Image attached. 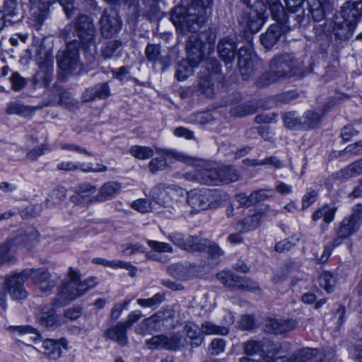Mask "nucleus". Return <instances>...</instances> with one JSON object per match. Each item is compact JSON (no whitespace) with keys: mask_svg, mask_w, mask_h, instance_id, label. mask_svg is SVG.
<instances>
[{"mask_svg":"<svg viewBox=\"0 0 362 362\" xmlns=\"http://www.w3.org/2000/svg\"><path fill=\"white\" fill-rule=\"evenodd\" d=\"M100 29L104 37H111L121 28V21L113 9L105 10L100 18Z\"/></svg>","mask_w":362,"mask_h":362,"instance_id":"15","label":"nucleus"},{"mask_svg":"<svg viewBox=\"0 0 362 362\" xmlns=\"http://www.w3.org/2000/svg\"><path fill=\"white\" fill-rule=\"evenodd\" d=\"M122 42L119 40H110L107 42L101 49V57L107 60L120 56Z\"/></svg>","mask_w":362,"mask_h":362,"instance_id":"36","label":"nucleus"},{"mask_svg":"<svg viewBox=\"0 0 362 362\" xmlns=\"http://www.w3.org/2000/svg\"><path fill=\"white\" fill-rule=\"evenodd\" d=\"M163 300V296L160 293H156L149 298H139L137 303L143 308H156Z\"/></svg>","mask_w":362,"mask_h":362,"instance_id":"56","label":"nucleus"},{"mask_svg":"<svg viewBox=\"0 0 362 362\" xmlns=\"http://www.w3.org/2000/svg\"><path fill=\"white\" fill-rule=\"evenodd\" d=\"M262 215L253 214L237 222L236 226L239 233H247L256 229L260 225Z\"/></svg>","mask_w":362,"mask_h":362,"instance_id":"33","label":"nucleus"},{"mask_svg":"<svg viewBox=\"0 0 362 362\" xmlns=\"http://www.w3.org/2000/svg\"><path fill=\"white\" fill-rule=\"evenodd\" d=\"M298 22L293 24H273L270 25L267 32L261 35V42L267 49L272 47L278 41L282 33L289 31L294 28Z\"/></svg>","mask_w":362,"mask_h":362,"instance_id":"20","label":"nucleus"},{"mask_svg":"<svg viewBox=\"0 0 362 362\" xmlns=\"http://www.w3.org/2000/svg\"><path fill=\"white\" fill-rule=\"evenodd\" d=\"M121 185L116 182L105 183L99 189L98 200L103 202L115 197L120 191Z\"/></svg>","mask_w":362,"mask_h":362,"instance_id":"32","label":"nucleus"},{"mask_svg":"<svg viewBox=\"0 0 362 362\" xmlns=\"http://www.w3.org/2000/svg\"><path fill=\"white\" fill-rule=\"evenodd\" d=\"M319 281L320 286L327 292L330 293L333 291V288L336 284V279L332 273L329 272H322L319 277Z\"/></svg>","mask_w":362,"mask_h":362,"instance_id":"53","label":"nucleus"},{"mask_svg":"<svg viewBox=\"0 0 362 362\" xmlns=\"http://www.w3.org/2000/svg\"><path fill=\"white\" fill-rule=\"evenodd\" d=\"M212 0H191L187 8L175 7L171 14V21L182 32L186 30L196 32L205 22L207 9Z\"/></svg>","mask_w":362,"mask_h":362,"instance_id":"2","label":"nucleus"},{"mask_svg":"<svg viewBox=\"0 0 362 362\" xmlns=\"http://www.w3.org/2000/svg\"><path fill=\"white\" fill-rule=\"evenodd\" d=\"M216 277L223 284L229 288L249 291L255 293H262L258 284L247 277L235 276L230 272L225 271L218 273Z\"/></svg>","mask_w":362,"mask_h":362,"instance_id":"9","label":"nucleus"},{"mask_svg":"<svg viewBox=\"0 0 362 362\" xmlns=\"http://www.w3.org/2000/svg\"><path fill=\"white\" fill-rule=\"evenodd\" d=\"M193 177L201 184L218 185V171L216 168L199 169L196 171V175Z\"/></svg>","mask_w":362,"mask_h":362,"instance_id":"30","label":"nucleus"},{"mask_svg":"<svg viewBox=\"0 0 362 362\" xmlns=\"http://www.w3.org/2000/svg\"><path fill=\"white\" fill-rule=\"evenodd\" d=\"M178 192H182V189L177 186L159 183L150 191V197L157 204L172 209L175 214H182L180 208L183 203L165 199L166 197H172Z\"/></svg>","mask_w":362,"mask_h":362,"instance_id":"6","label":"nucleus"},{"mask_svg":"<svg viewBox=\"0 0 362 362\" xmlns=\"http://www.w3.org/2000/svg\"><path fill=\"white\" fill-rule=\"evenodd\" d=\"M15 259V255L8 243L0 245V266L11 263Z\"/></svg>","mask_w":362,"mask_h":362,"instance_id":"55","label":"nucleus"},{"mask_svg":"<svg viewBox=\"0 0 362 362\" xmlns=\"http://www.w3.org/2000/svg\"><path fill=\"white\" fill-rule=\"evenodd\" d=\"M168 238L175 245L182 249H185L186 246L189 247V245H186L187 237H185L183 234L180 233H173L169 235Z\"/></svg>","mask_w":362,"mask_h":362,"instance_id":"64","label":"nucleus"},{"mask_svg":"<svg viewBox=\"0 0 362 362\" xmlns=\"http://www.w3.org/2000/svg\"><path fill=\"white\" fill-rule=\"evenodd\" d=\"M96 191L97 188L95 185L83 183L76 188V194L70 197V201L80 206H88L90 204L100 202L98 200V194L94 195Z\"/></svg>","mask_w":362,"mask_h":362,"instance_id":"17","label":"nucleus"},{"mask_svg":"<svg viewBox=\"0 0 362 362\" xmlns=\"http://www.w3.org/2000/svg\"><path fill=\"white\" fill-rule=\"evenodd\" d=\"M237 45L234 39L226 36L221 38L217 45V52L219 57L225 62L226 65H230L235 59L236 55Z\"/></svg>","mask_w":362,"mask_h":362,"instance_id":"21","label":"nucleus"},{"mask_svg":"<svg viewBox=\"0 0 362 362\" xmlns=\"http://www.w3.org/2000/svg\"><path fill=\"white\" fill-rule=\"evenodd\" d=\"M4 13H2L4 16V19L6 17H11L14 19H8L6 20V23H14L18 21L21 16H20L19 9L17 6L16 0H6L4 8Z\"/></svg>","mask_w":362,"mask_h":362,"instance_id":"44","label":"nucleus"},{"mask_svg":"<svg viewBox=\"0 0 362 362\" xmlns=\"http://www.w3.org/2000/svg\"><path fill=\"white\" fill-rule=\"evenodd\" d=\"M30 271L23 270L8 276L4 282V286L12 298L16 300L24 299L28 296L24 284L29 279Z\"/></svg>","mask_w":362,"mask_h":362,"instance_id":"12","label":"nucleus"},{"mask_svg":"<svg viewBox=\"0 0 362 362\" xmlns=\"http://www.w3.org/2000/svg\"><path fill=\"white\" fill-rule=\"evenodd\" d=\"M6 112L8 115H18L26 117L30 113V110L28 107L25 106L22 103L15 101L8 105Z\"/></svg>","mask_w":362,"mask_h":362,"instance_id":"52","label":"nucleus"},{"mask_svg":"<svg viewBox=\"0 0 362 362\" xmlns=\"http://www.w3.org/2000/svg\"><path fill=\"white\" fill-rule=\"evenodd\" d=\"M323 116L321 112H317L312 110L305 111L303 116V129L308 130L317 127Z\"/></svg>","mask_w":362,"mask_h":362,"instance_id":"38","label":"nucleus"},{"mask_svg":"<svg viewBox=\"0 0 362 362\" xmlns=\"http://www.w3.org/2000/svg\"><path fill=\"white\" fill-rule=\"evenodd\" d=\"M301 73L300 62L293 54L275 55L269 63V71L262 75L258 81L259 87H265L280 80L290 78Z\"/></svg>","mask_w":362,"mask_h":362,"instance_id":"3","label":"nucleus"},{"mask_svg":"<svg viewBox=\"0 0 362 362\" xmlns=\"http://www.w3.org/2000/svg\"><path fill=\"white\" fill-rule=\"evenodd\" d=\"M37 320L47 329H55L64 323L63 319L56 315L54 309L49 306L40 309L37 315Z\"/></svg>","mask_w":362,"mask_h":362,"instance_id":"23","label":"nucleus"},{"mask_svg":"<svg viewBox=\"0 0 362 362\" xmlns=\"http://www.w3.org/2000/svg\"><path fill=\"white\" fill-rule=\"evenodd\" d=\"M273 18L279 24H293L291 18L296 20V16H289L286 12V6L282 0H267Z\"/></svg>","mask_w":362,"mask_h":362,"instance_id":"24","label":"nucleus"},{"mask_svg":"<svg viewBox=\"0 0 362 362\" xmlns=\"http://www.w3.org/2000/svg\"><path fill=\"white\" fill-rule=\"evenodd\" d=\"M147 243L153 250L158 252H172L173 250L171 245L166 243L148 240Z\"/></svg>","mask_w":362,"mask_h":362,"instance_id":"62","label":"nucleus"},{"mask_svg":"<svg viewBox=\"0 0 362 362\" xmlns=\"http://www.w3.org/2000/svg\"><path fill=\"white\" fill-rule=\"evenodd\" d=\"M145 55L148 62L159 63L161 65L162 71H164L170 64V58L160 54V47L158 45L148 44L145 49Z\"/></svg>","mask_w":362,"mask_h":362,"instance_id":"27","label":"nucleus"},{"mask_svg":"<svg viewBox=\"0 0 362 362\" xmlns=\"http://www.w3.org/2000/svg\"><path fill=\"white\" fill-rule=\"evenodd\" d=\"M25 271H30L29 278L32 279L33 283L38 286L41 292L47 293L55 287L56 282L49 280L50 274L45 269H26Z\"/></svg>","mask_w":362,"mask_h":362,"instance_id":"22","label":"nucleus"},{"mask_svg":"<svg viewBox=\"0 0 362 362\" xmlns=\"http://www.w3.org/2000/svg\"><path fill=\"white\" fill-rule=\"evenodd\" d=\"M255 111L256 107L252 105V103L247 102L231 107L230 114L233 117H243L253 114Z\"/></svg>","mask_w":362,"mask_h":362,"instance_id":"47","label":"nucleus"},{"mask_svg":"<svg viewBox=\"0 0 362 362\" xmlns=\"http://www.w3.org/2000/svg\"><path fill=\"white\" fill-rule=\"evenodd\" d=\"M218 185L236 182L240 177L238 172L231 166L218 168Z\"/></svg>","mask_w":362,"mask_h":362,"instance_id":"39","label":"nucleus"},{"mask_svg":"<svg viewBox=\"0 0 362 362\" xmlns=\"http://www.w3.org/2000/svg\"><path fill=\"white\" fill-rule=\"evenodd\" d=\"M187 203L195 211L216 209L220 206L218 200H213L211 192L206 189H194L187 192Z\"/></svg>","mask_w":362,"mask_h":362,"instance_id":"8","label":"nucleus"},{"mask_svg":"<svg viewBox=\"0 0 362 362\" xmlns=\"http://www.w3.org/2000/svg\"><path fill=\"white\" fill-rule=\"evenodd\" d=\"M317 352L315 349H304L293 354L288 360V362H311Z\"/></svg>","mask_w":362,"mask_h":362,"instance_id":"45","label":"nucleus"},{"mask_svg":"<svg viewBox=\"0 0 362 362\" xmlns=\"http://www.w3.org/2000/svg\"><path fill=\"white\" fill-rule=\"evenodd\" d=\"M78 47V42L74 40L69 42L64 49L58 52L57 60L60 69L72 72L81 69Z\"/></svg>","mask_w":362,"mask_h":362,"instance_id":"7","label":"nucleus"},{"mask_svg":"<svg viewBox=\"0 0 362 362\" xmlns=\"http://www.w3.org/2000/svg\"><path fill=\"white\" fill-rule=\"evenodd\" d=\"M66 196V189L64 187L57 186L49 194L45 204L47 207L52 208L62 202Z\"/></svg>","mask_w":362,"mask_h":362,"instance_id":"42","label":"nucleus"},{"mask_svg":"<svg viewBox=\"0 0 362 362\" xmlns=\"http://www.w3.org/2000/svg\"><path fill=\"white\" fill-rule=\"evenodd\" d=\"M186 344V339L181 334L175 333L169 336L158 334L152 337L146 341V345L149 349H164L167 350H177L183 347Z\"/></svg>","mask_w":362,"mask_h":362,"instance_id":"13","label":"nucleus"},{"mask_svg":"<svg viewBox=\"0 0 362 362\" xmlns=\"http://www.w3.org/2000/svg\"><path fill=\"white\" fill-rule=\"evenodd\" d=\"M142 317L141 311H134L129 314L125 322L118 323L115 327L108 329L106 332L107 337L116 341L119 345L125 346L127 344L126 329L137 322Z\"/></svg>","mask_w":362,"mask_h":362,"instance_id":"14","label":"nucleus"},{"mask_svg":"<svg viewBox=\"0 0 362 362\" xmlns=\"http://www.w3.org/2000/svg\"><path fill=\"white\" fill-rule=\"evenodd\" d=\"M111 95L110 88L107 83H100L93 87L87 88L82 95L84 102L93 101L95 99H105Z\"/></svg>","mask_w":362,"mask_h":362,"instance_id":"26","label":"nucleus"},{"mask_svg":"<svg viewBox=\"0 0 362 362\" xmlns=\"http://www.w3.org/2000/svg\"><path fill=\"white\" fill-rule=\"evenodd\" d=\"M215 41L216 34L211 30L189 37L186 45L188 59L179 62L175 74L177 80L184 81L193 74L194 67L214 50Z\"/></svg>","mask_w":362,"mask_h":362,"instance_id":"1","label":"nucleus"},{"mask_svg":"<svg viewBox=\"0 0 362 362\" xmlns=\"http://www.w3.org/2000/svg\"><path fill=\"white\" fill-rule=\"evenodd\" d=\"M193 270L194 267L181 263L173 264L168 268V272L170 276L182 281L191 278L193 276Z\"/></svg>","mask_w":362,"mask_h":362,"instance_id":"31","label":"nucleus"},{"mask_svg":"<svg viewBox=\"0 0 362 362\" xmlns=\"http://www.w3.org/2000/svg\"><path fill=\"white\" fill-rule=\"evenodd\" d=\"M96 284L97 281L93 277L83 281H81L78 272L70 267L68 272V280L61 286L52 305L55 307L63 306L67 302L82 296Z\"/></svg>","mask_w":362,"mask_h":362,"instance_id":"4","label":"nucleus"},{"mask_svg":"<svg viewBox=\"0 0 362 362\" xmlns=\"http://www.w3.org/2000/svg\"><path fill=\"white\" fill-rule=\"evenodd\" d=\"M358 226L357 214H351L345 218L337 230V237L332 242L331 247L334 248L341 245L345 239L358 230Z\"/></svg>","mask_w":362,"mask_h":362,"instance_id":"16","label":"nucleus"},{"mask_svg":"<svg viewBox=\"0 0 362 362\" xmlns=\"http://www.w3.org/2000/svg\"><path fill=\"white\" fill-rule=\"evenodd\" d=\"M74 23L82 45L86 48L94 45L96 30L93 19L87 15L81 14Z\"/></svg>","mask_w":362,"mask_h":362,"instance_id":"11","label":"nucleus"},{"mask_svg":"<svg viewBox=\"0 0 362 362\" xmlns=\"http://www.w3.org/2000/svg\"><path fill=\"white\" fill-rule=\"evenodd\" d=\"M132 207L137 211L144 214L151 211V202L145 199H139L133 202L131 204Z\"/></svg>","mask_w":362,"mask_h":362,"instance_id":"60","label":"nucleus"},{"mask_svg":"<svg viewBox=\"0 0 362 362\" xmlns=\"http://www.w3.org/2000/svg\"><path fill=\"white\" fill-rule=\"evenodd\" d=\"M243 349L247 356L258 354L263 356L264 341L263 340H249L244 343Z\"/></svg>","mask_w":362,"mask_h":362,"instance_id":"49","label":"nucleus"},{"mask_svg":"<svg viewBox=\"0 0 362 362\" xmlns=\"http://www.w3.org/2000/svg\"><path fill=\"white\" fill-rule=\"evenodd\" d=\"M57 168L59 170L63 171H74L76 170H81L84 172H105L107 170V167L102 164H97L95 168L87 166L86 168H83L82 165L80 166L78 164H75L71 161H62L57 164Z\"/></svg>","mask_w":362,"mask_h":362,"instance_id":"35","label":"nucleus"},{"mask_svg":"<svg viewBox=\"0 0 362 362\" xmlns=\"http://www.w3.org/2000/svg\"><path fill=\"white\" fill-rule=\"evenodd\" d=\"M129 153L136 158L146 160L153 156V150L148 146H133L129 149Z\"/></svg>","mask_w":362,"mask_h":362,"instance_id":"51","label":"nucleus"},{"mask_svg":"<svg viewBox=\"0 0 362 362\" xmlns=\"http://www.w3.org/2000/svg\"><path fill=\"white\" fill-rule=\"evenodd\" d=\"M263 356L268 358H272L279 352V349L281 346L279 344L273 343L269 339H263Z\"/></svg>","mask_w":362,"mask_h":362,"instance_id":"57","label":"nucleus"},{"mask_svg":"<svg viewBox=\"0 0 362 362\" xmlns=\"http://www.w3.org/2000/svg\"><path fill=\"white\" fill-rule=\"evenodd\" d=\"M28 1L33 26L39 30L48 17L49 4L47 1L42 0H28Z\"/></svg>","mask_w":362,"mask_h":362,"instance_id":"18","label":"nucleus"},{"mask_svg":"<svg viewBox=\"0 0 362 362\" xmlns=\"http://www.w3.org/2000/svg\"><path fill=\"white\" fill-rule=\"evenodd\" d=\"M335 212L336 209L324 205L313 213L312 219L313 221H317L322 218L326 223H329L334 220Z\"/></svg>","mask_w":362,"mask_h":362,"instance_id":"43","label":"nucleus"},{"mask_svg":"<svg viewBox=\"0 0 362 362\" xmlns=\"http://www.w3.org/2000/svg\"><path fill=\"white\" fill-rule=\"evenodd\" d=\"M202 334L206 335L210 334H220L226 335L228 330L226 327L218 326L211 322L206 321L202 324L201 327Z\"/></svg>","mask_w":362,"mask_h":362,"instance_id":"50","label":"nucleus"},{"mask_svg":"<svg viewBox=\"0 0 362 362\" xmlns=\"http://www.w3.org/2000/svg\"><path fill=\"white\" fill-rule=\"evenodd\" d=\"M245 13L247 27L252 33H257L264 23L265 6L262 2L257 1Z\"/></svg>","mask_w":362,"mask_h":362,"instance_id":"19","label":"nucleus"},{"mask_svg":"<svg viewBox=\"0 0 362 362\" xmlns=\"http://www.w3.org/2000/svg\"><path fill=\"white\" fill-rule=\"evenodd\" d=\"M272 196V189H258L252 192L249 195L250 203L255 204L259 202L265 200L267 198Z\"/></svg>","mask_w":362,"mask_h":362,"instance_id":"58","label":"nucleus"},{"mask_svg":"<svg viewBox=\"0 0 362 362\" xmlns=\"http://www.w3.org/2000/svg\"><path fill=\"white\" fill-rule=\"evenodd\" d=\"M9 329L18 332L20 335L32 334L33 336L30 337V339L35 342L40 339V336L37 331L30 325L10 327Z\"/></svg>","mask_w":362,"mask_h":362,"instance_id":"54","label":"nucleus"},{"mask_svg":"<svg viewBox=\"0 0 362 362\" xmlns=\"http://www.w3.org/2000/svg\"><path fill=\"white\" fill-rule=\"evenodd\" d=\"M156 152L162 155V157L154 158L149 162L148 169L153 174L167 169L169 167L168 163L169 158H173L185 163H189L192 160L189 156L173 150L156 148Z\"/></svg>","mask_w":362,"mask_h":362,"instance_id":"10","label":"nucleus"},{"mask_svg":"<svg viewBox=\"0 0 362 362\" xmlns=\"http://www.w3.org/2000/svg\"><path fill=\"white\" fill-rule=\"evenodd\" d=\"M299 238L291 237V239L284 240L277 243L275 245V250L278 252H284L290 250L297 242H298Z\"/></svg>","mask_w":362,"mask_h":362,"instance_id":"59","label":"nucleus"},{"mask_svg":"<svg viewBox=\"0 0 362 362\" xmlns=\"http://www.w3.org/2000/svg\"><path fill=\"white\" fill-rule=\"evenodd\" d=\"M163 321L164 313L162 312H158L143 320L141 325L144 327L141 332H139V333L160 329V327L163 325Z\"/></svg>","mask_w":362,"mask_h":362,"instance_id":"37","label":"nucleus"},{"mask_svg":"<svg viewBox=\"0 0 362 362\" xmlns=\"http://www.w3.org/2000/svg\"><path fill=\"white\" fill-rule=\"evenodd\" d=\"M297 322L294 320L269 319L266 322L264 331L274 334H283L294 329Z\"/></svg>","mask_w":362,"mask_h":362,"instance_id":"25","label":"nucleus"},{"mask_svg":"<svg viewBox=\"0 0 362 362\" xmlns=\"http://www.w3.org/2000/svg\"><path fill=\"white\" fill-rule=\"evenodd\" d=\"M197 91L200 94L205 95L207 98H213L214 95V87L210 74L199 78L197 86Z\"/></svg>","mask_w":362,"mask_h":362,"instance_id":"41","label":"nucleus"},{"mask_svg":"<svg viewBox=\"0 0 362 362\" xmlns=\"http://www.w3.org/2000/svg\"><path fill=\"white\" fill-rule=\"evenodd\" d=\"M186 335L191 339V344L196 347L199 346L203 342L202 331L199 327L194 323L188 322L184 327Z\"/></svg>","mask_w":362,"mask_h":362,"instance_id":"40","label":"nucleus"},{"mask_svg":"<svg viewBox=\"0 0 362 362\" xmlns=\"http://www.w3.org/2000/svg\"><path fill=\"white\" fill-rule=\"evenodd\" d=\"M238 64L240 72L245 79H247L253 74V62L252 60L251 52L244 47L238 50Z\"/></svg>","mask_w":362,"mask_h":362,"instance_id":"28","label":"nucleus"},{"mask_svg":"<svg viewBox=\"0 0 362 362\" xmlns=\"http://www.w3.org/2000/svg\"><path fill=\"white\" fill-rule=\"evenodd\" d=\"M42 347L44 349V354L49 358L57 359L61 356L62 348L65 347V340L47 339L43 341Z\"/></svg>","mask_w":362,"mask_h":362,"instance_id":"29","label":"nucleus"},{"mask_svg":"<svg viewBox=\"0 0 362 362\" xmlns=\"http://www.w3.org/2000/svg\"><path fill=\"white\" fill-rule=\"evenodd\" d=\"M362 15V1L346 2L340 15L336 16L334 33L339 39L345 40L352 35L358 18Z\"/></svg>","mask_w":362,"mask_h":362,"instance_id":"5","label":"nucleus"},{"mask_svg":"<svg viewBox=\"0 0 362 362\" xmlns=\"http://www.w3.org/2000/svg\"><path fill=\"white\" fill-rule=\"evenodd\" d=\"M362 174V158L337 172L334 176L339 180H347Z\"/></svg>","mask_w":362,"mask_h":362,"instance_id":"34","label":"nucleus"},{"mask_svg":"<svg viewBox=\"0 0 362 362\" xmlns=\"http://www.w3.org/2000/svg\"><path fill=\"white\" fill-rule=\"evenodd\" d=\"M186 245H189L186 246V250L190 251H205L206 250L207 244L209 243V240L201 238L196 236L189 235L187 236V240L186 241Z\"/></svg>","mask_w":362,"mask_h":362,"instance_id":"48","label":"nucleus"},{"mask_svg":"<svg viewBox=\"0 0 362 362\" xmlns=\"http://www.w3.org/2000/svg\"><path fill=\"white\" fill-rule=\"evenodd\" d=\"M50 148L46 144L37 146L27 153V158L31 160H37L40 156L44 155Z\"/></svg>","mask_w":362,"mask_h":362,"instance_id":"61","label":"nucleus"},{"mask_svg":"<svg viewBox=\"0 0 362 362\" xmlns=\"http://www.w3.org/2000/svg\"><path fill=\"white\" fill-rule=\"evenodd\" d=\"M10 81L12 84V88L15 91L21 90L26 84L25 78L22 77L18 72L13 73L10 78Z\"/></svg>","mask_w":362,"mask_h":362,"instance_id":"63","label":"nucleus"},{"mask_svg":"<svg viewBox=\"0 0 362 362\" xmlns=\"http://www.w3.org/2000/svg\"><path fill=\"white\" fill-rule=\"evenodd\" d=\"M284 126L291 129H303V117L296 116V112L284 113L282 116Z\"/></svg>","mask_w":362,"mask_h":362,"instance_id":"46","label":"nucleus"}]
</instances>
